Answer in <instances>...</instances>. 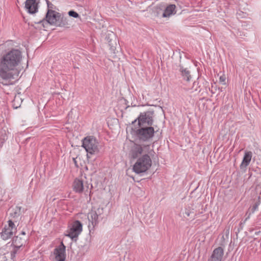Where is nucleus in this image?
<instances>
[{"label":"nucleus","mask_w":261,"mask_h":261,"mask_svg":"<svg viewBox=\"0 0 261 261\" xmlns=\"http://www.w3.org/2000/svg\"><path fill=\"white\" fill-rule=\"evenodd\" d=\"M20 207H16L13 213H11V215L13 217H18L20 214Z\"/></svg>","instance_id":"6ab92c4d"},{"label":"nucleus","mask_w":261,"mask_h":261,"mask_svg":"<svg viewBox=\"0 0 261 261\" xmlns=\"http://www.w3.org/2000/svg\"><path fill=\"white\" fill-rule=\"evenodd\" d=\"M60 14L54 10H48L45 15L46 21L50 24H57L60 18Z\"/></svg>","instance_id":"9d476101"},{"label":"nucleus","mask_w":261,"mask_h":261,"mask_svg":"<svg viewBox=\"0 0 261 261\" xmlns=\"http://www.w3.org/2000/svg\"><path fill=\"white\" fill-rule=\"evenodd\" d=\"M259 205V203L256 202L252 206L251 211L252 213H254L258 208Z\"/></svg>","instance_id":"5701e85b"},{"label":"nucleus","mask_w":261,"mask_h":261,"mask_svg":"<svg viewBox=\"0 0 261 261\" xmlns=\"http://www.w3.org/2000/svg\"><path fill=\"white\" fill-rule=\"evenodd\" d=\"M50 5H51V3H49L48 2H47V6H48V7H50V6H49V5H50Z\"/></svg>","instance_id":"cd10ccee"},{"label":"nucleus","mask_w":261,"mask_h":261,"mask_svg":"<svg viewBox=\"0 0 261 261\" xmlns=\"http://www.w3.org/2000/svg\"><path fill=\"white\" fill-rule=\"evenodd\" d=\"M25 8L29 13L35 14L38 11V4L36 0H26Z\"/></svg>","instance_id":"f8f14e48"},{"label":"nucleus","mask_w":261,"mask_h":261,"mask_svg":"<svg viewBox=\"0 0 261 261\" xmlns=\"http://www.w3.org/2000/svg\"><path fill=\"white\" fill-rule=\"evenodd\" d=\"M82 146L87 152V157L90 158V155L97 154L99 152L98 143L96 140L92 137H87L83 141Z\"/></svg>","instance_id":"20e7f679"},{"label":"nucleus","mask_w":261,"mask_h":261,"mask_svg":"<svg viewBox=\"0 0 261 261\" xmlns=\"http://www.w3.org/2000/svg\"><path fill=\"white\" fill-rule=\"evenodd\" d=\"M73 190L77 193L84 192L87 195L90 193L92 186L88 183L87 181L84 182L83 180L75 179L73 184Z\"/></svg>","instance_id":"0eeeda50"},{"label":"nucleus","mask_w":261,"mask_h":261,"mask_svg":"<svg viewBox=\"0 0 261 261\" xmlns=\"http://www.w3.org/2000/svg\"><path fill=\"white\" fill-rule=\"evenodd\" d=\"M175 9V5H170L167 6L166 9L164 10V12L162 14V17H169L171 15L174 14Z\"/></svg>","instance_id":"4468645a"},{"label":"nucleus","mask_w":261,"mask_h":261,"mask_svg":"<svg viewBox=\"0 0 261 261\" xmlns=\"http://www.w3.org/2000/svg\"><path fill=\"white\" fill-rule=\"evenodd\" d=\"M226 78L225 76H221L219 78V82L223 85L225 84Z\"/></svg>","instance_id":"b1692460"},{"label":"nucleus","mask_w":261,"mask_h":261,"mask_svg":"<svg viewBox=\"0 0 261 261\" xmlns=\"http://www.w3.org/2000/svg\"><path fill=\"white\" fill-rule=\"evenodd\" d=\"M21 233H22V234H25V232H24V231H22Z\"/></svg>","instance_id":"c85d7f7f"},{"label":"nucleus","mask_w":261,"mask_h":261,"mask_svg":"<svg viewBox=\"0 0 261 261\" xmlns=\"http://www.w3.org/2000/svg\"><path fill=\"white\" fill-rule=\"evenodd\" d=\"M134 134L140 140L147 141L152 138L154 135V128L152 126H138L132 128Z\"/></svg>","instance_id":"7ed1b4c3"},{"label":"nucleus","mask_w":261,"mask_h":261,"mask_svg":"<svg viewBox=\"0 0 261 261\" xmlns=\"http://www.w3.org/2000/svg\"><path fill=\"white\" fill-rule=\"evenodd\" d=\"M68 20L67 18L61 16V15H60V18L59 19V20L57 22L56 25L59 26V27H65L67 25H68Z\"/></svg>","instance_id":"a211bd4d"},{"label":"nucleus","mask_w":261,"mask_h":261,"mask_svg":"<svg viewBox=\"0 0 261 261\" xmlns=\"http://www.w3.org/2000/svg\"><path fill=\"white\" fill-rule=\"evenodd\" d=\"M179 70L181 72L183 79L185 80L187 82H189L191 79V75L189 70H188L187 68H184L182 67L180 68Z\"/></svg>","instance_id":"2eb2a0df"},{"label":"nucleus","mask_w":261,"mask_h":261,"mask_svg":"<svg viewBox=\"0 0 261 261\" xmlns=\"http://www.w3.org/2000/svg\"><path fill=\"white\" fill-rule=\"evenodd\" d=\"M224 255V249L221 247L215 249L207 261H222Z\"/></svg>","instance_id":"9b49d317"},{"label":"nucleus","mask_w":261,"mask_h":261,"mask_svg":"<svg viewBox=\"0 0 261 261\" xmlns=\"http://www.w3.org/2000/svg\"><path fill=\"white\" fill-rule=\"evenodd\" d=\"M13 230L10 228H5L2 232V237L3 240H7L12 236Z\"/></svg>","instance_id":"dca6fc26"},{"label":"nucleus","mask_w":261,"mask_h":261,"mask_svg":"<svg viewBox=\"0 0 261 261\" xmlns=\"http://www.w3.org/2000/svg\"><path fill=\"white\" fill-rule=\"evenodd\" d=\"M252 156L251 151H247L245 153L243 161L240 165L241 169H245L249 164Z\"/></svg>","instance_id":"ddd939ff"},{"label":"nucleus","mask_w":261,"mask_h":261,"mask_svg":"<svg viewBox=\"0 0 261 261\" xmlns=\"http://www.w3.org/2000/svg\"><path fill=\"white\" fill-rule=\"evenodd\" d=\"M54 253L56 261H65L66 258L65 246L61 243V244L54 249Z\"/></svg>","instance_id":"1a4fd4ad"},{"label":"nucleus","mask_w":261,"mask_h":261,"mask_svg":"<svg viewBox=\"0 0 261 261\" xmlns=\"http://www.w3.org/2000/svg\"><path fill=\"white\" fill-rule=\"evenodd\" d=\"M73 161L74 163H75V164L76 165V161L75 160V158H73Z\"/></svg>","instance_id":"bb28decb"},{"label":"nucleus","mask_w":261,"mask_h":261,"mask_svg":"<svg viewBox=\"0 0 261 261\" xmlns=\"http://www.w3.org/2000/svg\"><path fill=\"white\" fill-rule=\"evenodd\" d=\"M42 21H40L38 23L41 22Z\"/></svg>","instance_id":"c756f323"},{"label":"nucleus","mask_w":261,"mask_h":261,"mask_svg":"<svg viewBox=\"0 0 261 261\" xmlns=\"http://www.w3.org/2000/svg\"><path fill=\"white\" fill-rule=\"evenodd\" d=\"M12 244L15 247L19 248L23 245V241L21 238L16 236L13 239Z\"/></svg>","instance_id":"f3484780"},{"label":"nucleus","mask_w":261,"mask_h":261,"mask_svg":"<svg viewBox=\"0 0 261 261\" xmlns=\"http://www.w3.org/2000/svg\"><path fill=\"white\" fill-rule=\"evenodd\" d=\"M82 224L79 220L74 221L71 228L68 231V234L66 236L73 240H76L82 231Z\"/></svg>","instance_id":"6e6552de"},{"label":"nucleus","mask_w":261,"mask_h":261,"mask_svg":"<svg viewBox=\"0 0 261 261\" xmlns=\"http://www.w3.org/2000/svg\"><path fill=\"white\" fill-rule=\"evenodd\" d=\"M103 218V207H93L88 214V219L92 225L94 227Z\"/></svg>","instance_id":"423d86ee"},{"label":"nucleus","mask_w":261,"mask_h":261,"mask_svg":"<svg viewBox=\"0 0 261 261\" xmlns=\"http://www.w3.org/2000/svg\"><path fill=\"white\" fill-rule=\"evenodd\" d=\"M199 86H198V83L196 81H194L193 83V86L191 88H189V89L192 90L193 91H199Z\"/></svg>","instance_id":"aec40b11"},{"label":"nucleus","mask_w":261,"mask_h":261,"mask_svg":"<svg viewBox=\"0 0 261 261\" xmlns=\"http://www.w3.org/2000/svg\"><path fill=\"white\" fill-rule=\"evenodd\" d=\"M68 15L70 16L73 17L74 18H77L79 17V14L77 13H76V12L72 11V10L68 12Z\"/></svg>","instance_id":"412c9836"},{"label":"nucleus","mask_w":261,"mask_h":261,"mask_svg":"<svg viewBox=\"0 0 261 261\" xmlns=\"http://www.w3.org/2000/svg\"><path fill=\"white\" fill-rule=\"evenodd\" d=\"M191 213V211L190 210L186 209L185 210V212L184 213V216L185 217H189Z\"/></svg>","instance_id":"393cba45"},{"label":"nucleus","mask_w":261,"mask_h":261,"mask_svg":"<svg viewBox=\"0 0 261 261\" xmlns=\"http://www.w3.org/2000/svg\"><path fill=\"white\" fill-rule=\"evenodd\" d=\"M22 59L21 53L18 49H12L4 55L0 63V77L1 83L5 85L12 84L11 79L18 76V72L15 69Z\"/></svg>","instance_id":"f257e3e1"},{"label":"nucleus","mask_w":261,"mask_h":261,"mask_svg":"<svg viewBox=\"0 0 261 261\" xmlns=\"http://www.w3.org/2000/svg\"><path fill=\"white\" fill-rule=\"evenodd\" d=\"M153 112L148 111L141 113L132 124L138 121V126H152L153 123Z\"/></svg>","instance_id":"39448f33"},{"label":"nucleus","mask_w":261,"mask_h":261,"mask_svg":"<svg viewBox=\"0 0 261 261\" xmlns=\"http://www.w3.org/2000/svg\"><path fill=\"white\" fill-rule=\"evenodd\" d=\"M8 223H9V227L8 228H10L11 229L13 230H15V228H14V226H15V225L14 224V223L12 222V221L11 220H9L8 221Z\"/></svg>","instance_id":"4be33fe9"},{"label":"nucleus","mask_w":261,"mask_h":261,"mask_svg":"<svg viewBox=\"0 0 261 261\" xmlns=\"http://www.w3.org/2000/svg\"><path fill=\"white\" fill-rule=\"evenodd\" d=\"M109 45L110 46H111V49L113 50H114L116 48V46H117V43L116 42H115V45H114V44L113 43H111V41H109Z\"/></svg>","instance_id":"a878e982"},{"label":"nucleus","mask_w":261,"mask_h":261,"mask_svg":"<svg viewBox=\"0 0 261 261\" xmlns=\"http://www.w3.org/2000/svg\"><path fill=\"white\" fill-rule=\"evenodd\" d=\"M153 152V150L150 145L134 144L130 150V155L133 159L141 155L133 166V170L136 173L145 172L151 167L152 161L150 155H152Z\"/></svg>","instance_id":"f03ea898"}]
</instances>
